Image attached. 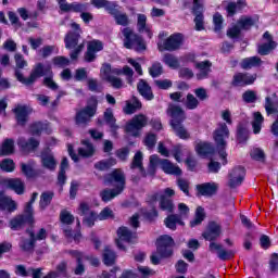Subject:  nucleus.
<instances>
[{"instance_id": "nucleus-1", "label": "nucleus", "mask_w": 278, "mask_h": 278, "mask_svg": "<svg viewBox=\"0 0 278 278\" xmlns=\"http://www.w3.org/2000/svg\"><path fill=\"white\" fill-rule=\"evenodd\" d=\"M105 186H114L113 189H103L100 191V198L103 203H110L113 199H116L118 194H123L125 191V186H127V178L125 176V172L121 168H115L111 173L104 176Z\"/></svg>"}, {"instance_id": "nucleus-2", "label": "nucleus", "mask_w": 278, "mask_h": 278, "mask_svg": "<svg viewBox=\"0 0 278 278\" xmlns=\"http://www.w3.org/2000/svg\"><path fill=\"white\" fill-rule=\"evenodd\" d=\"M175 255V239L169 235L160 236L156 239V254L150 256L153 266H159L162 260H168Z\"/></svg>"}, {"instance_id": "nucleus-3", "label": "nucleus", "mask_w": 278, "mask_h": 278, "mask_svg": "<svg viewBox=\"0 0 278 278\" xmlns=\"http://www.w3.org/2000/svg\"><path fill=\"white\" fill-rule=\"evenodd\" d=\"M79 216H85L83 218V225L86 227L92 228L97 220H108L114 218V211L109 206L104 207L100 214H97L94 211L90 210V204L87 202H81L78 206Z\"/></svg>"}, {"instance_id": "nucleus-4", "label": "nucleus", "mask_w": 278, "mask_h": 278, "mask_svg": "<svg viewBox=\"0 0 278 278\" xmlns=\"http://www.w3.org/2000/svg\"><path fill=\"white\" fill-rule=\"evenodd\" d=\"M202 237L204 238V240L211 242L208 244V251H211V253H217V257L218 260H222V262H228V260H233V257H236V251L226 250L223 248V244L215 242V240H218L219 238L218 235L213 233L206 229L202 233Z\"/></svg>"}, {"instance_id": "nucleus-5", "label": "nucleus", "mask_w": 278, "mask_h": 278, "mask_svg": "<svg viewBox=\"0 0 278 278\" xmlns=\"http://www.w3.org/2000/svg\"><path fill=\"white\" fill-rule=\"evenodd\" d=\"M213 138L216 144L217 153L223 162V166L227 164V138H229V127L226 123H220L218 128L213 132Z\"/></svg>"}, {"instance_id": "nucleus-6", "label": "nucleus", "mask_w": 278, "mask_h": 278, "mask_svg": "<svg viewBox=\"0 0 278 278\" xmlns=\"http://www.w3.org/2000/svg\"><path fill=\"white\" fill-rule=\"evenodd\" d=\"M124 36V47L125 49H135V51H147V43L142 36L136 34L131 27H124L122 29Z\"/></svg>"}, {"instance_id": "nucleus-7", "label": "nucleus", "mask_w": 278, "mask_h": 278, "mask_svg": "<svg viewBox=\"0 0 278 278\" xmlns=\"http://www.w3.org/2000/svg\"><path fill=\"white\" fill-rule=\"evenodd\" d=\"M99 108V100L97 96H91L87 100V105L78 111L75 115L76 125H88L90 118L97 114V109Z\"/></svg>"}, {"instance_id": "nucleus-8", "label": "nucleus", "mask_w": 278, "mask_h": 278, "mask_svg": "<svg viewBox=\"0 0 278 278\" xmlns=\"http://www.w3.org/2000/svg\"><path fill=\"white\" fill-rule=\"evenodd\" d=\"M149 119L147 115L140 113L135 115L130 121H128L124 126L125 134H130L132 138H140L142 135V129L147 127Z\"/></svg>"}, {"instance_id": "nucleus-9", "label": "nucleus", "mask_w": 278, "mask_h": 278, "mask_svg": "<svg viewBox=\"0 0 278 278\" xmlns=\"http://www.w3.org/2000/svg\"><path fill=\"white\" fill-rule=\"evenodd\" d=\"M81 38V35L78 31L75 30H70L64 38L65 42V49H68L70 52V58L71 60L75 61L78 60L79 53L84 51V43L79 45V39ZM74 49V50H73Z\"/></svg>"}, {"instance_id": "nucleus-10", "label": "nucleus", "mask_w": 278, "mask_h": 278, "mask_svg": "<svg viewBox=\"0 0 278 278\" xmlns=\"http://www.w3.org/2000/svg\"><path fill=\"white\" fill-rule=\"evenodd\" d=\"M25 225H28V229L33 230L34 225H36V218L34 217V215H31V213H26L25 210L23 211V214L13 217L9 222V227L12 229V231H18V229H23Z\"/></svg>"}, {"instance_id": "nucleus-11", "label": "nucleus", "mask_w": 278, "mask_h": 278, "mask_svg": "<svg viewBox=\"0 0 278 278\" xmlns=\"http://www.w3.org/2000/svg\"><path fill=\"white\" fill-rule=\"evenodd\" d=\"M184 45V35L180 33H176L170 35L164 42H157V50L160 53H164V51H177Z\"/></svg>"}, {"instance_id": "nucleus-12", "label": "nucleus", "mask_w": 278, "mask_h": 278, "mask_svg": "<svg viewBox=\"0 0 278 278\" xmlns=\"http://www.w3.org/2000/svg\"><path fill=\"white\" fill-rule=\"evenodd\" d=\"M14 75L20 84H24V86H31V84H36V79H40V77L45 75V73L42 72V63H37L33 67L30 75L27 78L18 70H15Z\"/></svg>"}, {"instance_id": "nucleus-13", "label": "nucleus", "mask_w": 278, "mask_h": 278, "mask_svg": "<svg viewBox=\"0 0 278 278\" xmlns=\"http://www.w3.org/2000/svg\"><path fill=\"white\" fill-rule=\"evenodd\" d=\"M117 237L118 239L115 240V244L119 251L127 252V247L123 242H127L128 244H131L134 242V239L136 238V232L129 230L126 226H121L117 228Z\"/></svg>"}, {"instance_id": "nucleus-14", "label": "nucleus", "mask_w": 278, "mask_h": 278, "mask_svg": "<svg viewBox=\"0 0 278 278\" xmlns=\"http://www.w3.org/2000/svg\"><path fill=\"white\" fill-rule=\"evenodd\" d=\"M256 79L257 74L238 72L232 76L231 86H233V88L253 86Z\"/></svg>"}, {"instance_id": "nucleus-15", "label": "nucleus", "mask_w": 278, "mask_h": 278, "mask_svg": "<svg viewBox=\"0 0 278 278\" xmlns=\"http://www.w3.org/2000/svg\"><path fill=\"white\" fill-rule=\"evenodd\" d=\"M103 51V41L99 39H93L87 43V51L85 52V62L91 63L97 60V53Z\"/></svg>"}, {"instance_id": "nucleus-16", "label": "nucleus", "mask_w": 278, "mask_h": 278, "mask_svg": "<svg viewBox=\"0 0 278 278\" xmlns=\"http://www.w3.org/2000/svg\"><path fill=\"white\" fill-rule=\"evenodd\" d=\"M245 177L247 168L242 165L236 166L229 174V188H238V186H242Z\"/></svg>"}, {"instance_id": "nucleus-17", "label": "nucleus", "mask_w": 278, "mask_h": 278, "mask_svg": "<svg viewBox=\"0 0 278 278\" xmlns=\"http://www.w3.org/2000/svg\"><path fill=\"white\" fill-rule=\"evenodd\" d=\"M0 186L13 190L15 194H25V182L21 178H2Z\"/></svg>"}, {"instance_id": "nucleus-18", "label": "nucleus", "mask_w": 278, "mask_h": 278, "mask_svg": "<svg viewBox=\"0 0 278 278\" xmlns=\"http://www.w3.org/2000/svg\"><path fill=\"white\" fill-rule=\"evenodd\" d=\"M20 168L23 177H25L27 181L38 179V177H42V175H45V170L40 168H34V165L30 163H20Z\"/></svg>"}, {"instance_id": "nucleus-19", "label": "nucleus", "mask_w": 278, "mask_h": 278, "mask_svg": "<svg viewBox=\"0 0 278 278\" xmlns=\"http://www.w3.org/2000/svg\"><path fill=\"white\" fill-rule=\"evenodd\" d=\"M263 40H266L267 42L258 46L257 53L258 55H270V52L277 49V43L273 39V35H270V31L266 30L263 34Z\"/></svg>"}, {"instance_id": "nucleus-20", "label": "nucleus", "mask_w": 278, "mask_h": 278, "mask_svg": "<svg viewBox=\"0 0 278 278\" xmlns=\"http://www.w3.org/2000/svg\"><path fill=\"white\" fill-rule=\"evenodd\" d=\"M17 146L22 153L29 154L38 150V147H40V141L34 137L28 138V140L25 138H20L17 140Z\"/></svg>"}, {"instance_id": "nucleus-21", "label": "nucleus", "mask_w": 278, "mask_h": 278, "mask_svg": "<svg viewBox=\"0 0 278 278\" xmlns=\"http://www.w3.org/2000/svg\"><path fill=\"white\" fill-rule=\"evenodd\" d=\"M111 72H112V64L104 63L101 67V73L102 75H104L105 81L111 84V86L116 90H121V88H123V80L116 76L110 75Z\"/></svg>"}, {"instance_id": "nucleus-22", "label": "nucleus", "mask_w": 278, "mask_h": 278, "mask_svg": "<svg viewBox=\"0 0 278 278\" xmlns=\"http://www.w3.org/2000/svg\"><path fill=\"white\" fill-rule=\"evenodd\" d=\"M41 68H42V77L43 78V86H46V88H49L50 90H58V88H60L58 86V83L53 81V67L51 66L50 63H48L47 65H45L43 63H41Z\"/></svg>"}, {"instance_id": "nucleus-23", "label": "nucleus", "mask_w": 278, "mask_h": 278, "mask_svg": "<svg viewBox=\"0 0 278 278\" xmlns=\"http://www.w3.org/2000/svg\"><path fill=\"white\" fill-rule=\"evenodd\" d=\"M27 236L29 239L22 238L18 247L23 253H34V249H36V239H34V230L31 228L26 229Z\"/></svg>"}, {"instance_id": "nucleus-24", "label": "nucleus", "mask_w": 278, "mask_h": 278, "mask_svg": "<svg viewBox=\"0 0 278 278\" xmlns=\"http://www.w3.org/2000/svg\"><path fill=\"white\" fill-rule=\"evenodd\" d=\"M17 207L18 205L16 204V201L5 195V192L0 191V212L12 214L13 212H16Z\"/></svg>"}, {"instance_id": "nucleus-25", "label": "nucleus", "mask_w": 278, "mask_h": 278, "mask_svg": "<svg viewBox=\"0 0 278 278\" xmlns=\"http://www.w3.org/2000/svg\"><path fill=\"white\" fill-rule=\"evenodd\" d=\"M63 233L67 240H74L76 244H79L81 242V238H84V236L81 235V222L79 220V218H77L76 220L75 232L73 231V228L67 227L63 229Z\"/></svg>"}, {"instance_id": "nucleus-26", "label": "nucleus", "mask_w": 278, "mask_h": 278, "mask_svg": "<svg viewBox=\"0 0 278 278\" xmlns=\"http://www.w3.org/2000/svg\"><path fill=\"white\" fill-rule=\"evenodd\" d=\"M137 90L139 94L146 99V101H153V99H155V94H153V89L146 79H139L137 84Z\"/></svg>"}, {"instance_id": "nucleus-27", "label": "nucleus", "mask_w": 278, "mask_h": 278, "mask_svg": "<svg viewBox=\"0 0 278 278\" xmlns=\"http://www.w3.org/2000/svg\"><path fill=\"white\" fill-rule=\"evenodd\" d=\"M195 190L200 197H213L218 192V185L214 182H204L195 186Z\"/></svg>"}, {"instance_id": "nucleus-28", "label": "nucleus", "mask_w": 278, "mask_h": 278, "mask_svg": "<svg viewBox=\"0 0 278 278\" xmlns=\"http://www.w3.org/2000/svg\"><path fill=\"white\" fill-rule=\"evenodd\" d=\"M167 114L172 118L169 123L170 126L175 123H184L185 121L184 109L179 105L170 104L167 109Z\"/></svg>"}, {"instance_id": "nucleus-29", "label": "nucleus", "mask_w": 278, "mask_h": 278, "mask_svg": "<svg viewBox=\"0 0 278 278\" xmlns=\"http://www.w3.org/2000/svg\"><path fill=\"white\" fill-rule=\"evenodd\" d=\"M195 68L200 71V73L197 74V79L199 81L207 79V77H210V73H212V62L210 60L197 62Z\"/></svg>"}, {"instance_id": "nucleus-30", "label": "nucleus", "mask_w": 278, "mask_h": 278, "mask_svg": "<svg viewBox=\"0 0 278 278\" xmlns=\"http://www.w3.org/2000/svg\"><path fill=\"white\" fill-rule=\"evenodd\" d=\"M250 132L249 128L247 127V124L239 123L237 125V131H236V140L238 144H247L249 142Z\"/></svg>"}, {"instance_id": "nucleus-31", "label": "nucleus", "mask_w": 278, "mask_h": 278, "mask_svg": "<svg viewBox=\"0 0 278 278\" xmlns=\"http://www.w3.org/2000/svg\"><path fill=\"white\" fill-rule=\"evenodd\" d=\"M161 168L166 175H175L176 177H181L182 172L179 166H175L169 160L163 159L161 161Z\"/></svg>"}, {"instance_id": "nucleus-32", "label": "nucleus", "mask_w": 278, "mask_h": 278, "mask_svg": "<svg viewBox=\"0 0 278 278\" xmlns=\"http://www.w3.org/2000/svg\"><path fill=\"white\" fill-rule=\"evenodd\" d=\"M42 131L46 134H51V127L48 122H34L30 125V134L31 136H42Z\"/></svg>"}, {"instance_id": "nucleus-33", "label": "nucleus", "mask_w": 278, "mask_h": 278, "mask_svg": "<svg viewBox=\"0 0 278 278\" xmlns=\"http://www.w3.org/2000/svg\"><path fill=\"white\" fill-rule=\"evenodd\" d=\"M131 101H126V105L123 109L124 114H136L138 110H142V102L138 99V97L132 96Z\"/></svg>"}, {"instance_id": "nucleus-34", "label": "nucleus", "mask_w": 278, "mask_h": 278, "mask_svg": "<svg viewBox=\"0 0 278 278\" xmlns=\"http://www.w3.org/2000/svg\"><path fill=\"white\" fill-rule=\"evenodd\" d=\"M15 114V121L17 125H21V127H25L27 125V118L29 116V112L27 111V106H17L13 110Z\"/></svg>"}, {"instance_id": "nucleus-35", "label": "nucleus", "mask_w": 278, "mask_h": 278, "mask_svg": "<svg viewBox=\"0 0 278 278\" xmlns=\"http://www.w3.org/2000/svg\"><path fill=\"white\" fill-rule=\"evenodd\" d=\"M195 151L200 157H207L208 155H214L216 153V149L212 143L208 142H200L195 146Z\"/></svg>"}, {"instance_id": "nucleus-36", "label": "nucleus", "mask_w": 278, "mask_h": 278, "mask_svg": "<svg viewBox=\"0 0 278 278\" xmlns=\"http://www.w3.org/2000/svg\"><path fill=\"white\" fill-rule=\"evenodd\" d=\"M170 127L175 136L180 138V140H190V132H188V129L184 126V122H175Z\"/></svg>"}, {"instance_id": "nucleus-37", "label": "nucleus", "mask_w": 278, "mask_h": 278, "mask_svg": "<svg viewBox=\"0 0 278 278\" xmlns=\"http://www.w3.org/2000/svg\"><path fill=\"white\" fill-rule=\"evenodd\" d=\"M240 66L243 71H251L257 66H262V59L260 56H250L242 59Z\"/></svg>"}, {"instance_id": "nucleus-38", "label": "nucleus", "mask_w": 278, "mask_h": 278, "mask_svg": "<svg viewBox=\"0 0 278 278\" xmlns=\"http://www.w3.org/2000/svg\"><path fill=\"white\" fill-rule=\"evenodd\" d=\"M102 260L104 266H114V264H116V252H114L110 245H105Z\"/></svg>"}, {"instance_id": "nucleus-39", "label": "nucleus", "mask_w": 278, "mask_h": 278, "mask_svg": "<svg viewBox=\"0 0 278 278\" xmlns=\"http://www.w3.org/2000/svg\"><path fill=\"white\" fill-rule=\"evenodd\" d=\"M14 139L7 138L3 140L1 147H0V156L5 157L8 155H14Z\"/></svg>"}, {"instance_id": "nucleus-40", "label": "nucleus", "mask_w": 278, "mask_h": 278, "mask_svg": "<svg viewBox=\"0 0 278 278\" xmlns=\"http://www.w3.org/2000/svg\"><path fill=\"white\" fill-rule=\"evenodd\" d=\"M83 144V147L86 148H79L78 149V154L81 157H92V155H94V146L92 144V142H90L89 139H84L80 142Z\"/></svg>"}, {"instance_id": "nucleus-41", "label": "nucleus", "mask_w": 278, "mask_h": 278, "mask_svg": "<svg viewBox=\"0 0 278 278\" xmlns=\"http://www.w3.org/2000/svg\"><path fill=\"white\" fill-rule=\"evenodd\" d=\"M62 12H75L76 14L84 13L88 10V4L79 3V2H72L70 4H64L61 7Z\"/></svg>"}, {"instance_id": "nucleus-42", "label": "nucleus", "mask_w": 278, "mask_h": 278, "mask_svg": "<svg viewBox=\"0 0 278 278\" xmlns=\"http://www.w3.org/2000/svg\"><path fill=\"white\" fill-rule=\"evenodd\" d=\"M237 25L241 31H250L255 26V20L249 15H242L237 21Z\"/></svg>"}, {"instance_id": "nucleus-43", "label": "nucleus", "mask_w": 278, "mask_h": 278, "mask_svg": "<svg viewBox=\"0 0 278 278\" xmlns=\"http://www.w3.org/2000/svg\"><path fill=\"white\" fill-rule=\"evenodd\" d=\"M137 29L139 34H143L146 31L148 38H153V31H151V28L147 26V15L139 14L137 20Z\"/></svg>"}, {"instance_id": "nucleus-44", "label": "nucleus", "mask_w": 278, "mask_h": 278, "mask_svg": "<svg viewBox=\"0 0 278 278\" xmlns=\"http://www.w3.org/2000/svg\"><path fill=\"white\" fill-rule=\"evenodd\" d=\"M244 8V0H238L237 2H228L226 5V12L228 17H233L235 14H238L240 10Z\"/></svg>"}, {"instance_id": "nucleus-45", "label": "nucleus", "mask_w": 278, "mask_h": 278, "mask_svg": "<svg viewBox=\"0 0 278 278\" xmlns=\"http://www.w3.org/2000/svg\"><path fill=\"white\" fill-rule=\"evenodd\" d=\"M94 168L96 170H110V168H112V166H116V159L114 157H109V159H104L101 161H98L97 163H94Z\"/></svg>"}, {"instance_id": "nucleus-46", "label": "nucleus", "mask_w": 278, "mask_h": 278, "mask_svg": "<svg viewBox=\"0 0 278 278\" xmlns=\"http://www.w3.org/2000/svg\"><path fill=\"white\" fill-rule=\"evenodd\" d=\"M104 123L109 125L111 131H118V125H116V117H114V113L112 109H106L103 114Z\"/></svg>"}, {"instance_id": "nucleus-47", "label": "nucleus", "mask_w": 278, "mask_h": 278, "mask_svg": "<svg viewBox=\"0 0 278 278\" xmlns=\"http://www.w3.org/2000/svg\"><path fill=\"white\" fill-rule=\"evenodd\" d=\"M203 220H205V208H203V206H198L195 210L194 218L189 223V227H199Z\"/></svg>"}, {"instance_id": "nucleus-48", "label": "nucleus", "mask_w": 278, "mask_h": 278, "mask_svg": "<svg viewBox=\"0 0 278 278\" xmlns=\"http://www.w3.org/2000/svg\"><path fill=\"white\" fill-rule=\"evenodd\" d=\"M53 197L55 193L53 191H45L40 195L39 208L47 210L51 205V201H53Z\"/></svg>"}, {"instance_id": "nucleus-49", "label": "nucleus", "mask_w": 278, "mask_h": 278, "mask_svg": "<svg viewBox=\"0 0 278 278\" xmlns=\"http://www.w3.org/2000/svg\"><path fill=\"white\" fill-rule=\"evenodd\" d=\"M160 210L173 214V212H175V203L173 202V199L167 198L166 195H161Z\"/></svg>"}, {"instance_id": "nucleus-50", "label": "nucleus", "mask_w": 278, "mask_h": 278, "mask_svg": "<svg viewBox=\"0 0 278 278\" xmlns=\"http://www.w3.org/2000/svg\"><path fill=\"white\" fill-rule=\"evenodd\" d=\"M41 166H43V168H47L48 170H55L58 162L55 161V157L53 155L46 154L41 157Z\"/></svg>"}, {"instance_id": "nucleus-51", "label": "nucleus", "mask_w": 278, "mask_h": 278, "mask_svg": "<svg viewBox=\"0 0 278 278\" xmlns=\"http://www.w3.org/2000/svg\"><path fill=\"white\" fill-rule=\"evenodd\" d=\"M192 13L195 16L193 20V22L195 23V31H203V29H205L203 12H201V10H192Z\"/></svg>"}, {"instance_id": "nucleus-52", "label": "nucleus", "mask_w": 278, "mask_h": 278, "mask_svg": "<svg viewBox=\"0 0 278 278\" xmlns=\"http://www.w3.org/2000/svg\"><path fill=\"white\" fill-rule=\"evenodd\" d=\"M163 62L169 68H179V60L172 53H165L163 55Z\"/></svg>"}, {"instance_id": "nucleus-53", "label": "nucleus", "mask_w": 278, "mask_h": 278, "mask_svg": "<svg viewBox=\"0 0 278 278\" xmlns=\"http://www.w3.org/2000/svg\"><path fill=\"white\" fill-rule=\"evenodd\" d=\"M60 223L62 225H73V223H75V216L73 214H71V212L66 211V210H62L60 212Z\"/></svg>"}, {"instance_id": "nucleus-54", "label": "nucleus", "mask_w": 278, "mask_h": 278, "mask_svg": "<svg viewBox=\"0 0 278 278\" xmlns=\"http://www.w3.org/2000/svg\"><path fill=\"white\" fill-rule=\"evenodd\" d=\"M164 223L167 229H172V231H175L177 229V223H180V219L179 217H177V215L172 214L165 218Z\"/></svg>"}, {"instance_id": "nucleus-55", "label": "nucleus", "mask_w": 278, "mask_h": 278, "mask_svg": "<svg viewBox=\"0 0 278 278\" xmlns=\"http://www.w3.org/2000/svg\"><path fill=\"white\" fill-rule=\"evenodd\" d=\"M164 73V67L162 66V63L160 62H154L152 63V66L149 67V74L151 77L155 79V77H160Z\"/></svg>"}, {"instance_id": "nucleus-56", "label": "nucleus", "mask_w": 278, "mask_h": 278, "mask_svg": "<svg viewBox=\"0 0 278 278\" xmlns=\"http://www.w3.org/2000/svg\"><path fill=\"white\" fill-rule=\"evenodd\" d=\"M0 168L4 170V173H14L16 168V163L12 159H4L0 164Z\"/></svg>"}, {"instance_id": "nucleus-57", "label": "nucleus", "mask_w": 278, "mask_h": 278, "mask_svg": "<svg viewBox=\"0 0 278 278\" xmlns=\"http://www.w3.org/2000/svg\"><path fill=\"white\" fill-rule=\"evenodd\" d=\"M185 108L187 110H197V108H199V99H197V97H194V94L188 93L187 100L185 103Z\"/></svg>"}, {"instance_id": "nucleus-58", "label": "nucleus", "mask_w": 278, "mask_h": 278, "mask_svg": "<svg viewBox=\"0 0 278 278\" xmlns=\"http://www.w3.org/2000/svg\"><path fill=\"white\" fill-rule=\"evenodd\" d=\"M242 101L244 103H256L257 93L253 90H247L242 93Z\"/></svg>"}, {"instance_id": "nucleus-59", "label": "nucleus", "mask_w": 278, "mask_h": 278, "mask_svg": "<svg viewBox=\"0 0 278 278\" xmlns=\"http://www.w3.org/2000/svg\"><path fill=\"white\" fill-rule=\"evenodd\" d=\"M104 10L115 18L118 14H121V11L118 10V4L116 2L109 1Z\"/></svg>"}, {"instance_id": "nucleus-60", "label": "nucleus", "mask_w": 278, "mask_h": 278, "mask_svg": "<svg viewBox=\"0 0 278 278\" xmlns=\"http://www.w3.org/2000/svg\"><path fill=\"white\" fill-rule=\"evenodd\" d=\"M52 63L54 66H59V68H64V66H68V64H71V60L66 56L59 55L52 59Z\"/></svg>"}, {"instance_id": "nucleus-61", "label": "nucleus", "mask_w": 278, "mask_h": 278, "mask_svg": "<svg viewBox=\"0 0 278 278\" xmlns=\"http://www.w3.org/2000/svg\"><path fill=\"white\" fill-rule=\"evenodd\" d=\"M250 157H252V160H255V162H264L266 160V154L264 153V150L255 148L250 153Z\"/></svg>"}, {"instance_id": "nucleus-62", "label": "nucleus", "mask_w": 278, "mask_h": 278, "mask_svg": "<svg viewBox=\"0 0 278 278\" xmlns=\"http://www.w3.org/2000/svg\"><path fill=\"white\" fill-rule=\"evenodd\" d=\"M223 15L220 13H215L213 16V23H214V31L218 33L223 30V23H224Z\"/></svg>"}, {"instance_id": "nucleus-63", "label": "nucleus", "mask_w": 278, "mask_h": 278, "mask_svg": "<svg viewBox=\"0 0 278 278\" xmlns=\"http://www.w3.org/2000/svg\"><path fill=\"white\" fill-rule=\"evenodd\" d=\"M116 25H121L122 27H128L129 25V16L127 13H117V16L114 17Z\"/></svg>"}, {"instance_id": "nucleus-64", "label": "nucleus", "mask_w": 278, "mask_h": 278, "mask_svg": "<svg viewBox=\"0 0 278 278\" xmlns=\"http://www.w3.org/2000/svg\"><path fill=\"white\" fill-rule=\"evenodd\" d=\"M142 160H143V156H142V152L140 151H137L132 157V162L130 164V168L131 170H135V168H138V166H142Z\"/></svg>"}]
</instances>
